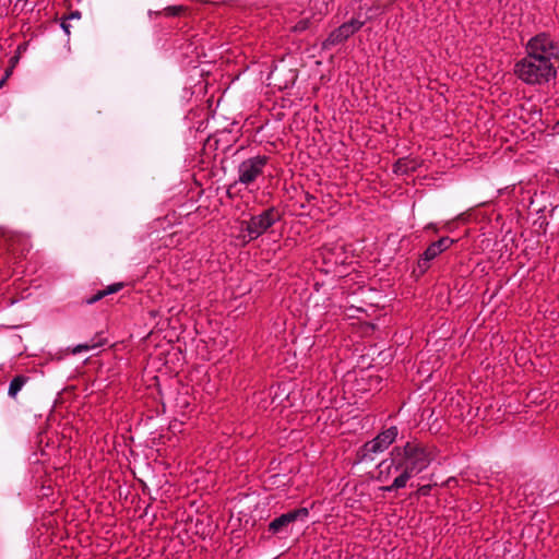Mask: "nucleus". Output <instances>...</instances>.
Returning <instances> with one entry per match:
<instances>
[{"instance_id":"1","label":"nucleus","mask_w":559,"mask_h":559,"mask_svg":"<svg viewBox=\"0 0 559 559\" xmlns=\"http://www.w3.org/2000/svg\"><path fill=\"white\" fill-rule=\"evenodd\" d=\"M435 459L433 449L418 441H408L403 447H394L388 459L378 466L377 479L391 484L380 489L386 492L406 487L408 480L426 469Z\"/></svg>"},{"instance_id":"2","label":"nucleus","mask_w":559,"mask_h":559,"mask_svg":"<svg viewBox=\"0 0 559 559\" xmlns=\"http://www.w3.org/2000/svg\"><path fill=\"white\" fill-rule=\"evenodd\" d=\"M559 47L547 33H539L525 45V55L513 67L518 80L530 86L548 84L557 76Z\"/></svg>"},{"instance_id":"3","label":"nucleus","mask_w":559,"mask_h":559,"mask_svg":"<svg viewBox=\"0 0 559 559\" xmlns=\"http://www.w3.org/2000/svg\"><path fill=\"white\" fill-rule=\"evenodd\" d=\"M397 435V428L395 426H391L380 432L372 440L367 441L357 451V462L362 463L373 461L378 454L383 453L396 440Z\"/></svg>"},{"instance_id":"4","label":"nucleus","mask_w":559,"mask_h":559,"mask_svg":"<svg viewBox=\"0 0 559 559\" xmlns=\"http://www.w3.org/2000/svg\"><path fill=\"white\" fill-rule=\"evenodd\" d=\"M269 163V156L255 155L242 160L237 167L238 179L236 181L250 186L258 180L264 173V168Z\"/></svg>"},{"instance_id":"5","label":"nucleus","mask_w":559,"mask_h":559,"mask_svg":"<svg viewBox=\"0 0 559 559\" xmlns=\"http://www.w3.org/2000/svg\"><path fill=\"white\" fill-rule=\"evenodd\" d=\"M280 219L281 214L275 207H269L260 214L251 216L246 223V231L250 240L259 238Z\"/></svg>"},{"instance_id":"6","label":"nucleus","mask_w":559,"mask_h":559,"mask_svg":"<svg viewBox=\"0 0 559 559\" xmlns=\"http://www.w3.org/2000/svg\"><path fill=\"white\" fill-rule=\"evenodd\" d=\"M309 516L307 508H299L284 513L269 523V532L273 535L286 534L290 530V525L296 521H306Z\"/></svg>"},{"instance_id":"7","label":"nucleus","mask_w":559,"mask_h":559,"mask_svg":"<svg viewBox=\"0 0 559 559\" xmlns=\"http://www.w3.org/2000/svg\"><path fill=\"white\" fill-rule=\"evenodd\" d=\"M364 24L365 22L358 19H352L350 21L343 23L341 26L330 33L323 43V47L329 48L344 43L356 32H358L364 26Z\"/></svg>"},{"instance_id":"8","label":"nucleus","mask_w":559,"mask_h":559,"mask_svg":"<svg viewBox=\"0 0 559 559\" xmlns=\"http://www.w3.org/2000/svg\"><path fill=\"white\" fill-rule=\"evenodd\" d=\"M453 243L454 240L450 237H441L439 240L430 243L418 260L420 271L426 272L429 269V263L443 251L448 250Z\"/></svg>"},{"instance_id":"9","label":"nucleus","mask_w":559,"mask_h":559,"mask_svg":"<svg viewBox=\"0 0 559 559\" xmlns=\"http://www.w3.org/2000/svg\"><path fill=\"white\" fill-rule=\"evenodd\" d=\"M123 287H124V283H122V282L110 284L105 289L98 290L92 297L87 298L86 304L93 305L108 295L116 294V293L120 292Z\"/></svg>"},{"instance_id":"10","label":"nucleus","mask_w":559,"mask_h":559,"mask_svg":"<svg viewBox=\"0 0 559 559\" xmlns=\"http://www.w3.org/2000/svg\"><path fill=\"white\" fill-rule=\"evenodd\" d=\"M27 382V378L24 376L14 377L9 385L8 394L10 397L15 399L17 393L22 390L24 384Z\"/></svg>"},{"instance_id":"11","label":"nucleus","mask_w":559,"mask_h":559,"mask_svg":"<svg viewBox=\"0 0 559 559\" xmlns=\"http://www.w3.org/2000/svg\"><path fill=\"white\" fill-rule=\"evenodd\" d=\"M106 344V338L98 335L97 341L91 340L90 342L85 344H79L74 349L73 353H81V352H87L91 349H94L96 347H100Z\"/></svg>"},{"instance_id":"12","label":"nucleus","mask_w":559,"mask_h":559,"mask_svg":"<svg viewBox=\"0 0 559 559\" xmlns=\"http://www.w3.org/2000/svg\"><path fill=\"white\" fill-rule=\"evenodd\" d=\"M396 173H406L407 170L415 169V165L408 167L407 159H399L396 164L394 165Z\"/></svg>"},{"instance_id":"13","label":"nucleus","mask_w":559,"mask_h":559,"mask_svg":"<svg viewBox=\"0 0 559 559\" xmlns=\"http://www.w3.org/2000/svg\"><path fill=\"white\" fill-rule=\"evenodd\" d=\"M432 487L433 485H423L417 489L416 495L418 497H427L430 495Z\"/></svg>"},{"instance_id":"14","label":"nucleus","mask_w":559,"mask_h":559,"mask_svg":"<svg viewBox=\"0 0 559 559\" xmlns=\"http://www.w3.org/2000/svg\"><path fill=\"white\" fill-rule=\"evenodd\" d=\"M165 12H166V15H168V16H176L182 12V7H180V5L168 7L165 9Z\"/></svg>"},{"instance_id":"15","label":"nucleus","mask_w":559,"mask_h":559,"mask_svg":"<svg viewBox=\"0 0 559 559\" xmlns=\"http://www.w3.org/2000/svg\"><path fill=\"white\" fill-rule=\"evenodd\" d=\"M61 27L63 28V31L69 35L70 34V31H69V24H67L66 22H62L61 23Z\"/></svg>"}]
</instances>
